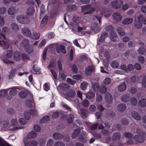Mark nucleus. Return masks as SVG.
<instances>
[{
	"mask_svg": "<svg viewBox=\"0 0 146 146\" xmlns=\"http://www.w3.org/2000/svg\"><path fill=\"white\" fill-rule=\"evenodd\" d=\"M136 132L137 134L135 135L134 137L132 133L129 132H125L124 135L125 137L128 138L133 139V138L136 142L141 143L143 142L146 137L145 133L139 128L136 129Z\"/></svg>",
	"mask_w": 146,
	"mask_h": 146,
	"instance_id": "nucleus-1",
	"label": "nucleus"
},
{
	"mask_svg": "<svg viewBox=\"0 0 146 146\" xmlns=\"http://www.w3.org/2000/svg\"><path fill=\"white\" fill-rule=\"evenodd\" d=\"M96 12L97 13L96 15L93 16V17H92V20H93V26H92V31H94L95 33L99 31L98 23H100L102 18L101 15H98L99 13L98 10H96Z\"/></svg>",
	"mask_w": 146,
	"mask_h": 146,
	"instance_id": "nucleus-2",
	"label": "nucleus"
},
{
	"mask_svg": "<svg viewBox=\"0 0 146 146\" xmlns=\"http://www.w3.org/2000/svg\"><path fill=\"white\" fill-rule=\"evenodd\" d=\"M6 40L5 36L2 33H0V45L4 48H8L9 45Z\"/></svg>",
	"mask_w": 146,
	"mask_h": 146,
	"instance_id": "nucleus-3",
	"label": "nucleus"
},
{
	"mask_svg": "<svg viewBox=\"0 0 146 146\" xmlns=\"http://www.w3.org/2000/svg\"><path fill=\"white\" fill-rule=\"evenodd\" d=\"M17 19L19 22L22 24H27L30 21L29 19L27 16L23 15L18 16Z\"/></svg>",
	"mask_w": 146,
	"mask_h": 146,
	"instance_id": "nucleus-4",
	"label": "nucleus"
},
{
	"mask_svg": "<svg viewBox=\"0 0 146 146\" xmlns=\"http://www.w3.org/2000/svg\"><path fill=\"white\" fill-rule=\"evenodd\" d=\"M76 95V93L74 90L71 89L66 92L64 95V98L67 100H69L70 98H72Z\"/></svg>",
	"mask_w": 146,
	"mask_h": 146,
	"instance_id": "nucleus-5",
	"label": "nucleus"
},
{
	"mask_svg": "<svg viewBox=\"0 0 146 146\" xmlns=\"http://www.w3.org/2000/svg\"><path fill=\"white\" fill-rule=\"evenodd\" d=\"M123 3V2L122 1L117 0L112 2L111 3V5L114 8L117 9L120 8Z\"/></svg>",
	"mask_w": 146,
	"mask_h": 146,
	"instance_id": "nucleus-6",
	"label": "nucleus"
},
{
	"mask_svg": "<svg viewBox=\"0 0 146 146\" xmlns=\"http://www.w3.org/2000/svg\"><path fill=\"white\" fill-rule=\"evenodd\" d=\"M22 32L23 35L27 37H30L31 35V32L30 29L26 27L23 28Z\"/></svg>",
	"mask_w": 146,
	"mask_h": 146,
	"instance_id": "nucleus-7",
	"label": "nucleus"
},
{
	"mask_svg": "<svg viewBox=\"0 0 146 146\" xmlns=\"http://www.w3.org/2000/svg\"><path fill=\"white\" fill-rule=\"evenodd\" d=\"M10 90L9 91V96H7V99L10 100L12 98V96L15 95L17 93L16 88L15 87H13L11 88H9Z\"/></svg>",
	"mask_w": 146,
	"mask_h": 146,
	"instance_id": "nucleus-8",
	"label": "nucleus"
},
{
	"mask_svg": "<svg viewBox=\"0 0 146 146\" xmlns=\"http://www.w3.org/2000/svg\"><path fill=\"white\" fill-rule=\"evenodd\" d=\"M0 125L1 127L5 130L9 128L11 126V124L9 121L8 120H4L1 121Z\"/></svg>",
	"mask_w": 146,
	"mask_h": 146,
	"instance_id": "nucleus-9",
	"label": "nucleus"
},
{
	"mask_svg": "<svg viewBox=\"0 0 146 146\" xmlns=\"http://www.w3.org/2000/svg\"><path fill=\"white\" fill-rule=\"evenodd\" d=\"M91 11V6L90 5H86L82 7V12L84 15L90 13Z\"/></svg>",
	"mask_w": 146,
	"mask_h": 146,
	"instance_id": "nucleus-10",
	"label": "nucleus"
},
{
	"mask_svg": "<svg viewBox=\"0 0 146 146\" xmlns=\"http://www.w3.org/2000/svg\"><path fill=\"white\" fill-rule=\"evenodd\" d=\"M14 59L16 61L18 62L20 61L22 58L21 53L18 51H15L14 53Z\"/></svg>",
	"mask_w": 146,
	"mask_h": 146,
	"instance_id": "nucleus-11",
	"label": "nucleus"
},
{
	"mask_svg": "<svg viewBox=\"0 0 146 146\" xmlns=\"http://www.w3.org/2000/svg\"><path fill=\"white\" fill-rule=\"evenodd\" d=\"M110 39L113 41L115 42L119 40V38L117 37V35L115 31H112L110 33Z\"/></svg>",
	"mask_w": 146,
	"mask_h": 146,
	"instance_id": "nucleus-12",
	"label": "nucleus"
},
{
	"mask_svg": "<svg viewBox=\"0 0 146 146\" xmlns=\"http://www.w3.org/2000/svg\"><path fill=\"white\" fill-rule=\"evenodd\" d=\"M131 116L135 119L140 120L141 119V117L139 113L135 111H132L131 113Z\"/></svg>",
	"mask_w": 146,
	"mask_h": 146,
	"instance_id": "nucleus-13",
	"label": "nucleus"
},
{
	"mask_svg": "<svg viewBox=\"0 0 146 146\" xmlns=\"http://www.w3.org/2000/svg\"><path fill=\"white\" fill-rule=\"evenodd\" d=\"M108 35V33L106 32L103 33L101 35L99 41H97V44H101L100 42H103L105 38L107 37Z\"/></svg>",
	"mask_w": 146,
	"mask_h": 146,
	"instance_id": "nucleus-14",
	"label": "nucleus"
},
{
	"mask_svg": "<svg viewBox=\"0 0 146 146\" xmlns=\"http://www.w3.org/2000/svg\"><path fill=\"white\" fill-rule=\"evenodd\" d=\"M105 98L107 102L110 104L113 102V98L111 95L109 93H107L105 94Z\"/></svg>",
	"mask_w": 146,
	"mask_h": 146,
	"instance_id": "nucleus-15",
	"label": "nucleus"
},
{
	"mask_svg": "<svg viewBox=\"0 0 146 146\" xmlns=\"http://www.w3.org/2000/svg\"><path fill=\"white\" fill-rule=\"evenodd\" d=\"M80 114L82 117L83 118L86 117L88 115V111L84 109H81L80 111Z\"/></svg>",
	"mask_w": 146,
	"mask_h": 146,
	"instance_id": "nucleus-16",
	"label": "nucleus"
},
{
	"mask_svg": "<svg viewBox=\"0 0 146 146\" xmlns=\"http://www.w3.org/2000/svg\"><path fill=\"white\" fill-rule=\"evenodd\" d=\"M56 52L58 53H60L62 52L64 54H65L66 53V51L65 46L62 45H61L59 47L56 48Z\"/></svg>",
	"mask_w": 146,
	"mask_h": 146,
	"instance_id": "nucleus-17",
	"label": "nucleus"
},
{
	"mask_svg": "<svg viewBox=\"0 0 146 146\" xmlns=\"http://www.w3.org/2000/svg\"><path fill=\"white\" fill-rule=\"evenodd\" d=\"M118 88L119 91L123 92L126 90L127 86L124 82H123L118 85Z\"/></svg>",
	"mask_w": 146,
	"mask_h": 146,
	"instance_id": "nucleus-18",
	"label": "nucleus"
},
{
	"mask_svg": "<svg viewBox=\"0 0 146 146\" xmlns=\"http://www.w3.org/2000/svg\"><path fill=\"white\" fill-rule=\"evenodd\" d=\"M52 136L55 139L59 140L63 138L64 135L61 133L55 132L53 134Z\"/></svg>",
	"mask_w": 146,
	"mask_h": 146,
	"instance_id": "nucleus-19",
	"label": "nucleus"
},
{
	"mask_svg": "<svg viewBox=\"0 0 146 146\" xmlns=\"http://www.w3.org/2000/svg\"><path fill=\"white\" fill-rule=\"evenodd\" d=\"M113 19L116 21H118L121 20L122 17L120 14L117 12L114 13L113 15Z\"/></svg>",
	"mask_w": 146,
	"mask_h": 146,
	"instance_id": "nucleus-20",
	"label": "nucleus"
},
{
	"mask_svg": "<svg viewBox=\"0 0 146 146\" xmlns=\"http://www.w3.org/2000/svg\"><path fill=\"white\" fill-rule=\"evenodd\" d=\"M138 106L140 107H144L146 106V98H143L139 102Z\"/></svg>",
	"mask_w": 146,
	"mask_h": 146,
	"instance_id": "nucleus-21",
	"label": "nucleus"
},
{
	"mask_svg": "<svg viewBox=\"0 0 146 146\" xmlns=\"http://www.w3.org/2000/svg\"><path fill=\"white\" fill-rule=\"evenodd\" d=\"M29 94L27 90H22L19 93L20 97L22 98H25L27 97Z\"/></svg>",
	"mask_w": 146,
	"mask_h": 146,
	"instance_id": "nucleus-22",
	"label": "nucleus"
},
{
	"mask_svg": "<svg viewBox=\"0 0 146 146\" xmlns=\"http://www.w3.org/2000/svg\"><path fill=\"white\" fill-rule=\"evenodd\" d=\"M62 0H50L49 2V5H58L62 1Z\"/></svg>",
	"mask_w": 146,
	"mask_h": 146,
	"instance_id": "nucleus-23",
	"label": "nucleus"
},
{
	"mask_svg": "<svg viewBox=\"0 0 146 146\" xmlns=\"http://www.w3.org/2000/svg\"><path fill=\"white\" fill-rule=\"evenodd\" d=\"M121 135L119 132H116L113 133L112 139L114 141L119 140L121 137Z\"/></svg>",
	"mask_w": 146,
	"mask_h": 146,
	"instance_id": "nucleus-24",
	"label": "nucleus"
},
{
	"mask_svg": "<svg viewBox=\"0 0 146 146\" xmlns=\"http://www.w3.org/2000/svg\"><path fill=\"white\" fill-rule=\"evenodd\" d=\"M59 86L64 91H67L70 88V86L67 84L60 83Z\"/></svg>",
	"mask_w": 146,
	"mask_h": 146,
	"instance_id": "nucleus-25",
	"label": "nucleus"
},
{
	"mask_svg": "<svg viewBox=\"0 0 146 146\" xmlns=\"http://www.w3.org/2000/svg\"><path fill=\"white\" fill-rule=\"evenodd\" d=\"M37 135V133L34 131L29 133L27 135V137L29 139H32L35 137Z\"/></svg>",
	"mask_w": 146,
	"mask_h": 146,
	"instance_id": "nucleus-26",
	"label": "nucleus"
},
{
	"mask_svg": "<svg viewBox=\"0 0 146 146\" xmlns=\"http://www.w3.org/2000/svg\"><path fill=\"white\" fill-rule=\"evenodd\" d=\"M126 108V106L125 104H119L117 107V110L120 111H123L125 110Z\"/></svg>",
	"mask_w": 146,
	"mask_h": 146,
	"instance_id": "nucleus-27",
	"label": "nucleus"
},
{
	"mask_svg": "<svg viewBox=\"0 0 146 146\" xmlns=\"http://www.w3.org/2000/svg\"><path fill=\"white\" fill-rule=\"evenodd\" d=\"M8 14L9 15H12L16 13V11L14 7H11L9 8L7 11Z\"/></svg>",
	"mask_w": 146,
	"mask_h": 146,
	"instance_id": "nucleus-28",
	"label": "nucleus"
},
{
	"mask_svg": "<svg viewBox=\"0 0 146 146\" xmlns=\"http://www.w3.org/2000/svg\"><path fill=\"white\" fill-rule=\"evenodd\" d=\"M130 99L129 94H125L121 98V101L123 102H127L129 101Z\"/></svg>",
	"mask_w": 146,
	"mask_h": 146,
	"instance_id": "nucleus-29",
	"label": "nucleus"
},
{
	"mask_svg": "<svg viewBox=\"0 0 146 146\" xmlns=\"http://www.w3.org/2000/svg\"><path fill=\"white\" fill-rule=\"evenodd\" d=\"M138 21L141 22L144 24H146V18L144 17L143 15H140L137 17Z\"/></svg>",
	"mask_w": 146,
	"mask_h": 146,
	"instance_id": "nucleus-30",
	"label": "nucleus"
},
{
	"mask_svg": "<svg viewBox=\"0 0 146 146\" xmlns=\"http://www.w3.org/2000/svg\"><path fill=\"white\" fill-rule=\"evenodd\" d=\"M133 20L131 18H127L122 21V23L125 25H128L131 24L133 21Z\"/></svg>",
	"mask_w": 146,
	"mask_h": 146,
	"instance_id": "nucleus-31",
	"label": "nucleus"
},
{
	"mask_svg": "<svg viewBox=\"0 0 146 146\" xmlns=\"http://www.w3.org/2000/svg\"><path fill=\"white\" fill-rule=\"evenodd\" d=\"M117 32L118 34L120 36H123L125 34L124 29L121 27H118Z\"/></svg>",
	"mask_w": 146,
	"mask_h": 146,
	"instance_id": "nucleus-32",
	"label": "nucleus"
},
{
	"mask_svg": "<svg viewBox=\"0 0 146 146\" xmlns=\"http://www.w3.org/2000/svg\"><path fill=\"white\" fill-rule=\"evenodd\" d=\"M40 34L39 33L35 32L33 33V35H31L30 37L33 39L38 40L40 38Z\"/></svg>",
	"mask_w": 146,
	"mask_h": 146,
	"instance_id": "nucleus-33",
	"label": "nucleus"
},
{
	"mask_svg": "<svg viewBox=\"0 0 146 146\" xmlns=\"http://www.w3.org/2000/svg\"><path fill=\"white\" fill-rule=\"evenodd\" d=\"M138 52L141 54H143L146 56V49L143 47H140L137 50Z\"/></svg>",
	"mask_w": 146,
	"mask_h": 146,
	"instance_id": "nucleus-34",
	"label": "nucleus"
},
{
	"mask_svg": "<svg viewBox=\"0 0 146 146\" xmlns=\"http://www.w3.org/2000/svg\"><path fill=\"white\" fill-rule=\"evenodd\" d=\"M35 11L34 8L33 7H30L27 9V14L29 15H33L35 12Z\"/></svg>",
	"mask_w": 146,
	"mask_h": 146,
	"instance_id": "nucleus-35",
	"label": "nucleus"
},
{
	"mask_svg": "<svg viewBox=\"0 0 146 146\" xmlns=\"http://www.w3.org/2000/svg\"><path fill=\"white\" fill-rule=\"evenodd\" d=\"M45 12V8L44 6V5H42L40 7V19L42 18L44 15V14Z\"/></svg>",
	"mask_w": 146,
	"mask_h": 146,
	"instance_id": "nucleus-36",
	"label": "nucleus"
},
{
	"mask_svg": "<svg viewBox=\"0 0 146 146\" xmlns=\"http://www.w3.org/2000/svg\"><path fill=\"white\" fill-rule=\"evenodd\" d=\"M9 90V89H7L6 90H3L0 91V97H3L7 95L8 92V91Z\"/></svg>",
	"mask_w": 146,
	"mask_h": 146,
	"instance_id": "nucleus-37",
	"label": "nucleus"
},
{
	"mask_svg": "<svg viewBox=\"0 0 146 146\" xmlns=\"http://www.w3.org/2000/svg\"><path fill=\"white\" fill-rule=\"evenodd\" d=\"M11 26L12 29L15 31H17L19 29L18 25L14 23H12L11 24Z\"/></svg>",
	"mask_w": 146,
	"mask_h": 146,
	"instance_id": "nucleus-38",
	"label": "nucleus"
},
{
	"mask_svg": "<svg viewBox=\"0 0 146 146\" xmlns=\"http://www.w3.org/2000/svg\"><path fill=\"white\" fill-rule=\"evenodd\" d=\"M65 79V76L64 74L62 72H59L58 76V80L59 81L62 82Z\"/></svg>",
	"mask_w": 146,
	"mask_h": 146,
	"instance_id": "nucleus-39",
	"label": "nucleus"
},
{
	"mask_svg": "<svg viewBox=\"0 0 146 146\" xmlns=\"http://www.w3.org/2000/svg\"><path fill=\"white\" fill-rule=\"evenodd\" d=\"M26 51L29 54H31L33 51V48L32 46H28L25 48Z\"/></svg>",
	"mask_w": 146,
	"mask_h": 146,
	"instance_id": "nucleus-40",
	"label": "nucleus"
},
{
	"mask_svg": "<svg viewBox=\"0 0 146 146\" xmlns=\"http://www.w3.org/2000/svg\"><path fill=\"white\" fill-rule=\"evenodd\" d=\"M29 40L28 39H24L21 42V46L26 47L29 45Z\"/></svg>",
	"mask_w": 146,
	"mask_h": 146,
	"instance_id": "nucleus-41",
	"label": "nucleus"
},
{
	"mask_svg": "<svg viewBox=\"0 0 146 146\" xmlns=\"http://www.w3.org/2000/svg\"><path fill=\"white\" fill-rule=\"evenodd\" d=\"M114 27H113L111 25H106L105 27L106 30L108 31H114Z\"/></svg>",
	"mask_w": 146,
	"mask_h": 146,
	"instance_id": "nucleus-42",
	"label": "nucleus"
},
{
	"mask_svg": "<svg viewBox=\"0 0 146 146\" xmlns=\"http://www.w3.org/2000/svg\"><path fill=\"white\" fill-rule=\"evenodd\" d=\"M77 8L76 6L75 5H68L67 7V10L71 11L72 10H75Z\"/></svg>",
	"mask_w": 146,
	"mask_h": 146,
	"instance_id": "nucleus-43",
	"label": "nucleus"
},
{
	"mask_svg": "<svg viewBox=\"0 0 146 146\" xmlns=\"http://www.w3.org/2000/svg\"><path fill=\"white\" fill-rule=\"evenodd\" d=\"M80 132V130L79 129H76L73 133L72 137L73 138H75L78 135Z\"/></svg>",
	"mask_w": 146,
	"mask_h": 146,
	"instance_id": "nucleus-44",
	"label": "nucleus"
},
{
	"mask_svg": "<svg viewBox=\"0 0 146 146\" xmlns=\"http://www.w3.org/2000/svg\"><path fill=\"white\" fill-rule=\"evenodd\" d=\"M134 26L136 28L139 29L142 27V24L141 22L136 21L134 23Z\"/></svg>",
	"mask_w": 146,
	"mask_h": 146,
	"instance_id": "nucleus-45",
	"label": "nucleus"
},
{
	"mask_svg": "<svg viewBox=\"0 0 146 146\" xmlns=\"http://www.w3.org/2000/svg\"><path fill=\"white\" fill-rule=\"evenodd\" d=\"M98 90L101 93L104 94L106 92L107 88L104 86L103 85L102 87L100 88Z\"/></svg>",
	"mask_w": 146,
	"mask_h": 146,
	"instance_id": "nucleus-46",
	"label": "nucleus"
},
{
	"mask_svg": "<svg viewBox=\"0 0 146 146\" xmlns=\"http://www.w3.org/2000/svg\"><path fill=\"white\" fill-rule=\"evenodd\" d=\"M111 82V80L110 78H106L103 81V85L104 86H107L110 84Z\"/></svg>",
	"mask_w": 146,
	"mask_h": 146,
	"instance_id": "nucleus-47",
	"label": "nucleus"
},
{
	"mask_svg": "<svg viewBox=\"0 0 146 146\" xmlns=\"http://www.w3.org/2000/svg\"><path fill=\"white\" fill-rule=\"evenodd\" d=\"M110 65L113 68H117L119 65L117 62L113 61L111 63Z\"/></svg>",
	"mask_w": 146,
	"mask_h": 146,
	"instance_id": "nucleus-48",
	"label": "nucleus"
},
{
	"mask_svg": "<svg viewBox=\"0 0 146 146\" xmlns=\"http://www.w3.org/2000/svg\"><path fill=\"white\" fill-rule=\"evenodd\" d=\"M85 73L88 76L90 75L91 73V66H89L85 69Z\"/></svg>",
	"mask_w": 146,
	"mask_h": 146,
	"instance_id": "nucleus-49",
	"label": "nucleus"
},
{
	"mask_svg": "<svg viewBox=\"0 0 146 146\" xmlns=\"http://www.w3.org/2000/svg\"><path fill=\"white\" fill-rule=\"evenodd\" d=\"M31 114L30 112V111H25L24 113V116L26 119L29 120L31 117Z\"/></svg>",
	"mask_w": 146,
	"mask_h": 146,
	"instance_id": "nucleus-50",
	"label": "nucleus"
},
{
	"mask_svg": "<svg viewBox=\"0 0 146 146\" xmlns=\"http://www.w3.org/2000/svg\"><path fill=\"white\" fill-rule=\"evenodd\" d=\"M2 31L3 33L7 34L9 33L10 29L8 27H4L2 28Z\"/></svg>",
	"mask_w": 146,
	"mask_h": 146,
	"instance_id": "nucleus-51",
	"label": "nucleus"
},
{
	"mask_svg": "<svg viewBox=\"0 0 146 146\" xmlns=\"http://www.w3.org/2000/svg\"><path fill=\"white\" fill-rule=\"evenodd\" d=\"M48 16L47 15H45L43 18L42 19L41 21L40 25H42L45 24L48 21Z\"/></svg>",
	"mask_w": 146,
	"mask_h": 146,
	"instance_id": "nucleus-52",
	"label": "nucleus"
},
{
	"mask_svg": "<svg viewBox=\"0 0 146 146\" xmlns=\"http://www.w3.org/2000/svg\"><path fill=\"white\" fill-rule=\"evenodd\" d=\"M81 104L84 107H88L90 104V103L88 100H85L82 102Z\"/></svg>",
	"mask_w": 146,
	"mask_h": 146,
	"instance_id": "nucleus-53",
	"label": "nucleus"
},
{
	"mask_svg": "<svg viewBox=\"0 0 146 146\" xmlns=\"http://www.w3.org/2000/svg\"><path fill=\"white\" fill-rule=\"evenodd\" d=\"M57 66L58 68L59 72L62 71V64L60 60L57 61Z\"/></svg>",
	"mask_w": 146,
	"mask_h": 146,
	"instance_id": "nucleus-54",
	"label": "nucleus"
},
{
	"mask_svg": "<svg viewBox=\"0 0 146 146\" xmlns=\"http://www.w3.org/2000/svg\"><path fill=\"white\" fill-rule=\"evenodd\" d=\"M49 119V117L48 116H45L41 119L40 121V123H44L47 121Z\"/></svg>",
	"mask_w": 146,
	"mask_h": 146,
	"instance_id": "nucleus-55",
	"label": "nucleus"
},
{
	"mask_svg": "<svg viewBox=\"0 0 146 146\" xmlns=\"http://www.w3.org/2000/svg\"><path fill=\"white\" fill-rule=\"evenodd\" d=\"M38 145L37 141L35 140H31L29 142V146H36Z\"/></svg>",
	"mask_w": 146,
	"mask_h": 146,
	"instance_id": "nucleus-56",
	"label": "nucleus"
},
{
	"mask_svg": "<svg viewBox=\"0 0 146 146\" xmlns=\"http://www.w3.org/2000/svg\"><path fill=\"white\" fill-rule=\"evenodd\" d=\"M22 59L24 61H27L29 60V56L26 54H23L21 55Z\"/></svg>",
	"mask_w": 146,
	"mask_h": 146,
	"instance_id": "nucleus-57",
	"label": "nucleus"
},
{
	"mask_svg": "<svg viewBox=\"0 0 146 146\" xmlns=\"http://www.w3.org/2000/svg\"><path fill=\"white\" fill-rule=\"evenodd\" d=\"M131 54V56L132 57L134 58V56H135V52H133L132 54H131V51H127L125 53V55L127 57L128 56H129L130 55V54Z\"/></svg>",
	"mask_w": 146,
	"mask_h": 146,
	"instance_id": "nucleus-58",
	"label": "nucleus"
},
{
	"mask_svg": "<svg viewBox=\"0 0 146 146\" xmlns=\"http://www.w3.org/2000/svg\"><path fill=\"white\" fill-rule=\"evenodd\" d=\"M88 86V84L86 82H83L81 84L80 87L81 89L83 90H85Z\"/></svg>",
	"mask_w": 146,
	"mask_h": 146,
	"instance_id": "nucleus-59",
	"label": "nucleus"
},
{
	"mask_svg": "<svg viewBox=\"0 0 146 146\" xmlns=\"http://www.w3.org/2000/svg\"><path fill=\"white\" fill-rule=\"evenodd\" d=\"M137 99L135 97H133L131 100V103L133 106H135L137 104Z\"/></svg>",
	"mask_w": 146,
	"mask_h": 146,
	"instance_id": "nucleus-60",
	"label": "nucleus"
},
{
	"mask_svg": "<svg viewBox=\"0 0 146 146\" xmlns=\"http://www.w3.org/2000/svg\"><path fill=\"white\" fill-rule=\"evenodd\" d=\"M138 62L141 64H143L145 61L144 58L141 56L138 57Z\"/></svg>",
	"mask_w": 146,
	"mask_h": 146,
	"instance_id": "nucleus-61",
	"label": "nucleus"
},
{
	"mask_svg": "<svg viewBox=\"0 0 146 146\" xmlns=\"http://www.w3.org/2000/svg\"><path fill=\"white\" fill-rule=\"evenodd\" d=\"M6 56L7 57L9 58L11 57L13 55V52L11 50H8L6 51Z\"/></svg>",
	"mask_w": 146,
	"mask_h": 146,
	"instance_id": "nucleus-62",
	"label": "nucleus"
},
{
	"mask_svg": "<svg viewBox=\"0 0 146 146\" xmlns=\"http://www.w3.org/2000/svg\"><path fill=\"white\" fill-rule=\"evenodd\" d=\"M99 85L97 83H94L93 85V90L94 91H97L99 90Z\"/></svg>",
	"mask_w": 146,
	"mask_h": 146,
	"instance_id": "nucleus-63",
	"label": "nucleus"
},
{
	"mask_svg": "<svg viewBox=\"0 0 146 146\" xmlns=\"http://www.w3.org/2000/svg\"><path fill=\"white\" fill-rule=\"evenodd\" d=\"M7 12V9L5 7H0V15L4 14Z\"/></svg>",
	"mask_w": 146,
	"mask_h": 146,
	"instance_id": "nucleus-64",
	"label": "nucleus"
}]
</instances>
